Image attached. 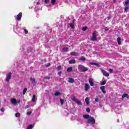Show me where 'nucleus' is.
<instances>
[{
	"label": "nucleus",
	"mask_w": 129,
	"mask_h": 129,
	"mask_svg": "<svg viewBox=\"0 0 129 129\" xmlns=\"http://www.w3.org/2000/svg\"><path fill=\"white\" fill-rule=\"evenodd\" d=\"M1 111H2V112H4L5 111V108H2L1 109Z\"/></svg>",
	"instance_id": "42"
},
{
	"label": "nucleus",
	"mask_w": 129,
	"mask_h": 129,
	"mask_svg": "<svg viewBox=\"0 0 129 129\" xmlns=\"http://www.w3.org/2000/svg\"><path fill=\"white\" fill-rule=\"evenodd\" d=\"M90 89V86L89 84L86 83L85 85V91H88Z\"/></svg>",
	"instance_id": "9"
},
{
	"label": "nucleus",
	"mask_w": 129,
	"mask_h": 129,
	"mask_svg": "<svg viewBox=\"0 0 129 129\" xmlns=\"http://www.w3.org/2000/svg\"><path fill=\"white\" fill-rule=\"evenodd\" d=\"M99 101V98L98 97H97L95 98V101L96 102H98Z\"/></svg>",
	"instance_id": "36"
},
{
	"label": "nucleus",
	"mask_w": 129,
	"mask_h": 129,
	"mask_svg": "<svg viewBox=\"0 0 129 129\" xmlns=\"http://www.w3.org/2000/svg\"><path fill=\"white\" fill-rule=\"evenodd\" d=\"M50 63H47L46 64V67H49V66H50Z\"/></svg>",
	"instance_id": "46"
},
{
	"label": "nucleus",
	"mask_w": 129,
	"mask_h": 129,
	"mask_svg": "<svg viewBox=\"0 0 129 129\" xmlns=\"http://www.w3.org/2000/svg\"><path fill=\"white\" fill-rule=\"evenodd\" d=\"M101 71L102 74L104 75V76H106L107 77H108V76H109V74H108V73H107L106 71H104V70H101Z\"/></svg>",
	"instance_id": "8"
},
{
	"label": "nucleus",
	"mask_w": 129,
	"mask_h": 129,
	"mask_svg": "<svg viewBox=\"0 0 129 129\" xmlns=\"http://www.w3.org/2000/svg\"><path fill=\"white\" fill-rule=\"evenodd\" d=\"M71 55H72V56H78V53L74 52H71Z\"/></svg>",
	"instance_id": "26"
},
{
	"label": "nucleus",
	"mask_w": 129,
	"mask_h": 129,
	"mask_svg": "<svg viewBox=\"0 0 129 129\" xmlns=\"http://www.w3.org/2000/svg\"><path fill=\"white\" fill-rule=\"evenodd\" d=\"M27 115H31V114H32V112H27Z\"/></svg>",
	"instance_id": "38"
},
{
	"label": "nucleus",
	"mask_w": 129,
	"mask_h": 129,
	"mask_svg": "<svg viewBox=\"0 0 129 129\" xmlns=\"http://www.w3.org/2000/svg\"><path fill=\"white\" fill-rule=\"evenodd\" d=\"M11 78H12V73H9V74H8L7 77H6V81L7 82H9L11 79Z\"/></svg>",
	"instance_id": "7"
},
{
	"label": "nucleus",
	"mask_w": 129,
	"mask_h": 129,
	"mask_svg": "<svg viewBox=\"0 0 129 129\" xmlns=\"http://www.w3.org/2000/svg\"><path fill=\"white\" fill-rule=\"evenodd\" d=\"M88 123H91L92 124H94L95 123V119L93 117H90L88 119Z\"/></svg>",
	"instance_id": "4"
},
{
	"label": "nucleus",
	"mask_w": 129,
	"mask_h": 129,
	"mask_svg": "<svg viewBox=\"0 0 129 129\" xmlns=\"http://www.w3.org/2000/svg\"><path fill=\"white\" fill-rule=\"evenodd\" d=\"M125 8H124V11L125 12H126L127 10H129V0H127L125 2V4L124 5Z\"/></svg>",
	"instance_id": "5"
},
{
	"label": "nucleus",
	"mask_w": 129,
	"mask_h": 129,
	"mask_svg": "<svg viewBox=\"0 0 129 129\" xmlns=\"http://www.w3.org/2000/svg\"><path fill=\"white\" fill-rule=\"evenodd\" d=\"M58 74L59 76H61V74H62V72H59L58 73Z\"/></svg>",
	"instance_id": "43"
},
{
	"label": "nucleus",
	"mask_w": 129,
	"mask_h": 129,
	"mask_svg": "<svg viewBox=\"0 0 129 129\" xmlns=\"http://www.w3.org/2000/svg\"><path fill=\"white\" fill-rule=\"evenodd\" d=\"M107 30H108V29H105V31H107Z\"/></svg>",
	"instance_id": "50"
},
{
	"label": "nucleus",
	"mask_w": 129,
	"mask_h": 129,
	"mask_svg": "<svg viewBox=\"0 0 129 129\" xmlns=\"http://www.w3.org/2000/svg\"><path fill=\"white\" fill-rule=\"evenodd\" d=\"M33 127H34V124H31L27 127V129H33Z\"/></svg>",
	"instance_id": "27"
},
{
	"label": "nucleus",
	"mask_w": 129,
	"mask_h": 129,
	"mask_svg": "<svg viewBox=\"0 0 129 129\" xmlns=\"http://www.w3.org/2000/svg\"><path fill=\"white\" fill-rule=\"evenodd\" d=\"M60 95H61V93L59 92H56L55 93H54L55 96H59Z\"/></svg>",
	"instance_id": "23"
},
{
	"label": "nucleus",
	"mask_w": 129,
	"mask_h": 129,
	"mask_svg": "<svg viewBox=\"0 0 129 129\" xmlns=\"http://www.w3.org/2000/svg\"><path fill=\"white\" fill-rule=\"evenodd\" d=\"M89 1H92V0H89Z\"/></svg>",
	"instance_id": "51"
},
{
	"label": "nucleus",
	"mask_w": 129,
	"mask_h": 129,
	"mask_svg": "<svg viewBox=\"0 0 129 129\" xmlns=\"http://www.w3.org/2000/svg\"><path fill=\"white\" fill-rule=\"evenodd\" d=\"M97 34V32L96 31H94L92 33V37L91 38V41H93V42L96 41L97 40V38H96V35Z\"/></svg>",
	"instance_id": "3"
},
{
	"label": "nucleus",
	"mask_w": 129,
	"mask_h": 129,
	"mask_svg": "<svg viewBox=\"0 0 129 129\" xmlns=\"http://www.w3.org/2000/svg\"><path fill=\"white\" fill-rule=\"evenodd\" d=\"M24 33H25V34H28V30L24 29Z\"/></svg>",
	"instance_id": "39"
},
{
	"label": "nucleus",
	"mask_w": 129,
	"mask_h": 129,
	"mask_svg": "<svg viewBox=\"0 0 129 129\" xmlns=\"http://www.w3.org/2000/svg\"><path fill=\"white\" fill-rule=\"evenodd\" d=\"M88 27H83L82 29V30L83 31H86L87 30H88Z\"/></svg>",
	"instance_id": "34"
},
{
	"label": "nucleus",
	"mask_w": 129,
	"mask_h": 129,
	"mask_svg": "<svg viewBox=\"0 0 129 129\" xmlns=\"http://www.w3.org/2000/svg\"><path fill=\"white\" fill-rule=\"evenodd\" d=\"M104 88H105L104 86L100 87V89L101 90H102L103 93L105 94V91H104Z\"/></svg>",
	"instance_id": "25"
},
{
	"label": "nucleus",
	"mask_w": 129,
	"mask_h": 129,
	"mask_svg": "<svg viewBox=\"0 0 129 129\" xmlns=\"http://www.w3.org/2000/svg\"><path fill=\"white\" fill-rule=\"evenodd\" d=\"M86 59L84 56H81L79 60L81 61H84Z\"/></svg>",
	"instance_id": "28"
},
{
	"label": "nucleus",
	"mask_w": 129,
	"mask_h": 129,
	"mask_svg": "<svg viewBox=\"0 0 129 129\" xmlns=\"http://www.w3.org/2000/svg\"><path fill=\"white\" fill-rule=\"evenodd\" d=\"M45 79H50V77H48V76H46L44 77Z\"/></svg>",
	"instance_id": "44"
},
{
	"label": "nucleus",
	"mask_w": 129,
	"mask_h": 129,
	"mask_svg": "<svg viewBox=\"0 0 129 129\" xmlns=\"http://www.w3.org/2000/svg\"><path fill=\"white\" fill-rule=\"evenodd\" d=\"M61 66H59L57 67V70H61Z\"/></svg>",
	"instance_id": "40"
},
{
	"label": "nucleus",
	"mask_w": 129,
	"mask_h": 129,
	"mask_svg": "<svg viewBox=\"0 0 129 129\" xmlns=\"http://www.w3.org/2000/svg\"><path fill=\"white\" fill-rule=\"evenodd\" d=\"M68 82H69L70 83H74L75 82L74 79H73V78H69Z\"/></svg>",
	"instance_id": "14"
},
{
	"label": "nucleus",
	"mask_w": 129,
	"mask_h": 129,
	"mask_svg": "<svg viewBox=\"0 0 129 129\" xmlns=\"http://www.w3.org/2000/svg\"><path fill=\"white\" fill-rule=\"evenodd\" d=\"M27 90H28V89H27V88H26L24 89L23 92V95H25V94H26V92H27Z\"/></svg>",
	"instance_id": "30"
},
{
	"label": "nucleus",
	"mask_w": 129,
	"mask_h": 129,
	"mask_svg": "<svg viewBox=\"0 0 129 129\" xmlns=\"http://www.w3.org/2000/svg\"><path fill=\"white\" fill-rule=\"evenodd\" d=\"M62 50L64 52H68V50H69V48L68 47H64Z\"/></svg>",
	"instance_id": "29"
},
{
	"label": "nucleus",
	"mask_w": 129,
	"mask_h": 129,
	"mask_svg": "<svg viewBox=\"0 0 129 129\" xmlns=\"http://www.w3.org/2000/svg\"><path fill=\"white\" fill-rule=\"evenodd\" d=\"M90 64L91 65H95V66H97V67H99V64H98L97 63L91 62H90Z\"/></svg>",
	"instance_id": "18"
},
{
	"label": "nucleus",
	"mask_w": 129,
	"mask_h": 129,
	"mask_svg": "<svg viewBox=\"0 0 129 129\" xmlns=\"http://www.w3.org/2000/svg\"><path fill=\"white\" fill-rule=\"evenodd\" d=\"M110 19H111V17H110V16L108 17L107 20H110Z\"/></svg>",
	"instance_id": "47"
},
{
	"label": "nucleus",
	"mask_w": 129,
	"mask_h": 129,
	"mask_svg": "<svg viewBox=\"0 0 129 129\" xmlns=\"http://www.w3.org/2000/svg\"><path fill=\"white\" fill-rule=\"evenodd\" d=\"M55 3H56V0H51V3L52 5H54Z\"/></svg>",
	"instance_id": "35"
},
{
	"label": "nucleus",
	"mask_w": 129,
	"mask_h": 129,
	"mask_svg": "<svg viewBox=\"0 0 129 129\" xmlns=\"http://www.w3.org/2000/svg\"><path fill=\"white\" fill-rule=\"evenodd\" d=\"M17 103H20L21 102V100H18L17 101Z\"/></svg>",
	"instance_id": "48"
},
{
	"label": "nucleus",
	"mask_w": 129,
	"mask_h": 129,
	"mask_svg": "<svg viewBox=\"0 0 129 129\" xmlns=\"http://www.w3.org/2000/svg\"><path fill=\"white\" fill-rule=\"evenodd\" d=\"M69 64H75L76 63V61H75V59H71L69 61Z\"/></svg>",
	"instance_id": "15"
},
{
	"label": "nucleus",
	"mask_w": 129,
	"mask_h": 129,
	"mask_svg": "<svg viewBox=\"0 0 129 129\" xmlns=\"http://www.w3.org/2000/svg\"><path fill=\"white\" fill-rule=\"evenodd\" d=\"M113 71L112 70V69H109V72H110V73H112Z\"/></svg>",
	"instance_id": "41"
},
{
	"label": "nucleus",
	"mask_w": 129,
	"mask_h": 129,
	"mask_svg": "<svg viewBox=\"0 0 129 129\" xmlns=\"http://www.w3.org/2000/svg\"><path fill=\"white\" fill-rule=\"evenodd\" d=\"M90 100V99L89 98V97H87L85 99V102L86 103V104H89V101Z\"/></svg>",
	"instance_id": "16"
},
{
	"label": "nucleus",
	"mask_w": 129,
	"mask_h": 129,
	"mask_svg": "<svg viewBox=\"0 0 129 129\" xmlns=\"http://www.w3.org/2000/svg\"><path fill=\"white\" fill-rule=\"evenodd\" d=\"M16 117H20L21 116V114L20 113H16L15 114Z\"/></svg>",
	"instance_id": "31"
},
{
	"label": "nucleus",
	"mask_w": 129,
	"mask_h": 129,
	"mask_svg": "<svg viewBox=\"0 0 129 129\" xmlns=\"http://www.w3.org/2000/svg\"><path fill=\"white\" fill-rule=\"evenodd\" d=\"M49 3H50V0H44V4L46 7H48L49 5Z\"/></svg>",
	"instance_id": "13"
},
{
	"label": "nucleus",
	"mask_w": 129,
	"mask_h": 129,
	"mask_svg": "<svg viewBox=\"0 0 129 129\" xmlns=\"http://www.w3.org/2000/svg\"><path fill=\"white\" fill-rule=\"evenodd\" d=\"M125 97H126V98H128V95L127 94H124L122 95V98H124Z\"/></svg>",
	"instance_id": "19"
},
{
	"label": "nucleus",
	"mask_w": 129,
	"mask_h": 129,
	"mask_svg": "<svg viewBox=\"0 0 129 129\" xmlns=\"http://www.w3.org/2000/svg\"><path fill=\"white\" fill-rule=\"evenodd\" d=\"M29 107H30V105H27L26 106H25V108L27 109V108H29Z\"/></svg>",
	"instance_id": "45"
},
{
	"label": "nucleus",
	"mask_w": 129,
	"mask_h": 129,
	"mask_svg": "<svg viewBox=\"0 0 129 129\" xmlns=\"http://www.w3.org/2000/svg\"><path fill=\"white\" fill-rule=\"evenodd\" d=\"M36 100H37V97H36L35 95H33L32 99V102H36Z\"/></svg>",
	"instance_id": "12"
},
{
	"label": "nucleus",
	"mask_w": 129,
	"mask_h": 129,
	"mask_svg": "<svg viewBox=\"0 0 129 129\" xmlns=\"http://www.w3.org/2000/svg\"><path fill=\"white\" fill-rule=\"evenodd\" d=\"M78 69L80 72H85L88 71V68L84 67L82 64H80L78 67Z\"/></svg>",
	"instance_id": "1"
},
{
	"label": "nucleus",
	"mask_w": 129,
	"mask_h": 129,
	"mask_svg": "<svg viewBox=\"0 0 129 129\" xmlns=\"http://www.w3.org/2000/svg\"><path fill=\"white\" fill-rule=\"evenodd\" d=\"M94 80L92 78H90L89 80V83H90V86H93L94 83H93Z\"/></svg>",
	"instance_id": "11"
},
{
	"label": "nucleus",
	"mask_w": 129,
	"mask_h": 129,
	"mask_svg": "<svg viewBox=\"0 0 129 129\" xmlns=\"http://www.w3.org/2000/svg\"><path fill=\"white\" fill-rule=\"evenodd\" d=\"M106 83V81L104 80L101 83V85H104Z\"/></svg>",
	"instance_id": "33"
},
{
	"label": "nucleus",
	"mask_w": 129,
	"mask_h": 129,
	"mask_svg": "<svg viewBox=\"0 0 129 129\" xmlns=\"http://www.w3.org/2000/svg\"><path fill=\"white\" fill-rule=\"evenodd\" d=\"M23 16V13L22 12L19 13L18 15L16 16V19L17 21H21L22 20V17Z\"/></svg>",
	"instance_id": "6"
},
{
	"label": "nucleus",
	"mask_w": 129,
	"mask_h": 129,
	"mask_svg": "<svg viewBox=\"0 0 129 129\" xmlns=\"http://www.w3.org/2000/svg\"><path fill=\"white\" fill-rule=\"evenodd\" d=\"M117 42L118 45H120L121 44V38H120V37H118L117 39Z\"/></svg>",
	"instance_id": "17"
},
{
	"label": "nucleus",
	"mask_w": 129,
	"mask_h": 129,
	"mask_svg": "<svg viewBox=\"0 0 129 129\" xmlns=\"http://www.w3.org/2000/svg\"><path fill=\"white\" fill-rule=\"evenodd\" d=\"M31 81L32 84H33V85H36V81L35 80V79H31Z\"/></svg>",
	"instance_id": "22"
},
{
	"label": "nucleus",
	"mask_w": 129,
	"mask_h": 129,
	"mask_svg": "<svg viewBox=\"0 0 129 129\" xmlns=\"http://www.w3.org/2000/svg\"><path fill=\"white\" fill-rule=\"evenodd\" d=\"M86 111L87 112H89L90 111V109L89 108H87Z\"/></svg>",
	"instance_id": "37"
},
{
	"label": "nucleus",
	"mask_w": 129,
	"mask_h": 129,
	"mask_svg": "<svg viewBox=\"0 0 129 129\" xmlns=\"http://www.w3.org/2000/svg\"><path fill=\"white\" fill-rule=\"evenodd\" d=\"M70 26L72 29H74V20L73 21L72 23L70 24Z\"/></svg>",
	"instance_id": "20"
},
{
	"label": "nucleus",
	"mask_w": 129,
	"mask_h": 129,
	"mask_svg": "<svg viewBox=\"0 0 129 129\" xmlns=\"http://www.w3.org/2000/svg\"><path fill=\"white\" fill-rule=\"evenodd\" d=\"M116 0H113V3H115V1H116Z\"/></svg>",
	"instance_id": "49"
},
{
	"label": "nucleus",
	"mask_w": 129,
	"mask_h": 129,
	"mask_svg": "<svg viewBox=\"0 0 129 129\" xmlns=\"http://www.w3.org/2000/svg\"><path fill=\"white\" fill-rule=\"evenodd\" d=\"M60 102L61 105H63L64 104V99H60Z\"/></svg>",
	"instance_id": "32"
},
{
	"label": "nucleus",
	"mask_w": 129,
	"mask_h": 129,
	"mask_svg": "<svg viewBox=\"0 0 129 129\" xmlns=\"http://www.w3.org/2000/svg\"><path fill=\"white\" fill-rule=\"evenodd\" d=\"M83 117H84V118H85L86 119H88L89 118V117H90L89 115L86 114V115H83Z\"/></svg>",
	"instance_id": "24"
},
{
	"label": "nucleus",
	"mask_w": 129,
	"mask_h": 129,
	"mask_svg": "<svg viewBox=\"0 0 129 129\" xmlns=\"http://www.w3.org/2000/svg\"><path fill=\"white\" fill-rule=\"evenodd\" d=\"M71 98L73 100V101H74L75 102H76V103H77L79 105H81V104H82V103L81 102V101L77 100V98H75V96H72L71 97Z\"/></svg>",
	"instance_id": "2"
},
{
	"label": "nucleus",
	"mask_w": 129,
	"mask_h": 129,
	"mask_svg": "<svg viewBox=\"0 0 129 129\" xmlns=\"http://www.w3.org/2000/svg\"><path fill=\"white\" fill-rule=\"evenodd\" d=\"M72 70H73L72 67H69L67 69V72H72Z\"/></svg>",
	"instance_id": "21"
},
{
	"label": "nucleus",
	"mask_w": 129,
	"mask_h": 129,
	"mask_svg": "<svg viewBox=\"0 0 129 129\" xmlns=\"http://www.w3.org/2000/svg\"><path fill=\"white\" fill-rule=\"evenodd\" d=\"M12 104H14V105H17V99L15 98H13L11 100Z\"/></svg>",
	"instance_id": "10"
}]
</instances>
